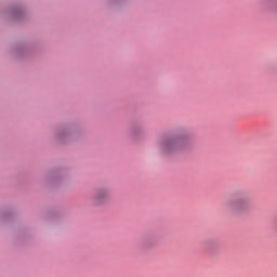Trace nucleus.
Wrapping results in <instances>:
<instances>
[{
	"label": "nucleus",
	"mask_w": 277,
	"mask_h": 277,
	"mask_svg": "<svg viewBox=\"0 0 277 277\" xmlns=\"http://www.w3.org/2000/svg\"><path fill=\"white\" fill-rule=\"evenodd\" d=\"M225 207L229 213H246L250 209V201L248 199H234L229 200Z\"/></svg>",
	"instance_id": "1"
},
{
	"label": "nucleus",
	"mask_w": 277,
	"mask_h": 277,
	"mask_svg": "<svg viewBox=\"0 0 277 277\" xmlns=\"http://www.w3.org/2000/svg\"><path fill=\"white\" fill-rule=\"evenodd\" d=\"M183 143V137L167 138L161 142L160 148L164 155H170L171 153H174V150H177V148H181Z\"/></svg>",
	"instance_id": "2"
},
{
	"label": "nucleus",
	"mask_w": 277,
	"mask_h": 277,
	"mask_svg": "<svg viewBox=\"0 0 277 277\" xmlns=\"http://www.w3.org/2000/svg\"><path fill=\"white\" fill-rule=\"evenodd\" d=\"M107 196H109V193H107V190H101L95 195L94 200L95 202H103V200H105Z\"/></svg>",
	"instance_id": "3"
}]
</instances>
